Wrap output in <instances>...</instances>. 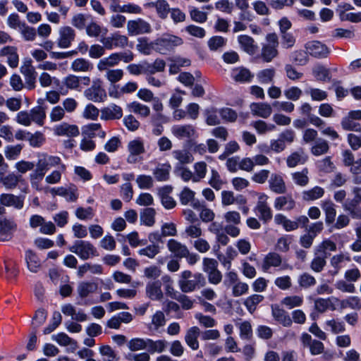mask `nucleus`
Listing matches in <instances>:
<instances>
[{
  "label": "nucleus",
  "mask_w": 361,
  "mask_h": 361,
  "mask_svg": "<svg viewBox=\"0 0 361 361\" xmlns=\"http://www.w3.org/2000/svg\"><path fill=\"white\" fill-rule=\"evenodd\" d=\"M183 44L182 38L176 35H166L155 41L154 49L158 52L166 54L168 51Z\"/></svg>",
  "instance_id": "nucleus-1"
},
{
  "label": "nucleus",
  "mask_w": 361,
  "mask_h": 361,
  "mask_svg": "<svg viewBox=\"0 0 361 361\" xmlns=\"http://www.w3.org/2000/svg\"><path fill=\"white\" fill-rule=\"evenodd\" d=\"M69 250L82 260L89 259L90 255L99 256L96 247L90 242L85 240H75L74 245L69 247Z\"/></svg>",
  "instance_id": "nucleus-2"
},
{
  "label": "nucleus",
  "mask_w": 361,
  "mask_h": 361,
  "mask_svg": "<svg viewBox=\"0 0 361 361\" xmlns=\"http://www.w3.org/2000/svg\"><path fill=\"white\" fill-rule=\"evenodd\" d=\"M100 42L108 50L114 48L123 49L128 46V38L127 36L116 32L110 34V35L107 37L102 36L100 39Z\"/></svg>",
  "instance_id": "nucleus-3"
},
{
  "label": "nucleus",
  "mask_w": 361,
  "mask_h": 361,
  "mask_svg": "<svg viewBox=\"0 0 361 361\" xmlns=\"http://www.w3.org/2000/svg\"><path fill=\"white\" fill-rule=\"evenodd\" d=\"M126 29L130 36H136L149 33L152 31L151 25L142 18H138L127 22Z\"/></svg>",
  "instance_id": "nucleus-4"
},
{
  "label": "nucleus",
  "mask_w": 361,
  "mask_h": 361,
  "mask_svg": "<svg viewBox=\"0 0 361 361\" xmlns=\"http://www.w3.org/2000/svg\"><path fill=\"white\" fill-rule=\"evenodd\" d=\"M75 31L72 27L68 25L60 27L56 39L57 46L61 49L69 48L75 40Z\"/></svg>",
  "instance_id": "nucleus-5"
},
{
  "label": "nucleus",
  "mask_w": 361,
  "mask_h": 361,
  "mask_svg": "<svg viewBox=\"0 0 361 361\" xmlns=\"http://www.w3.org/2000/svg\"><path fill=\"white\" fill-rule=\"evenodd\" d=\"M307 53L317 59L326 58L330 54V49L319 41L309 42L305 44Z\"/></svg>",
  "instance_id": "nucleus-6"
},
{
  "label": "nucleus",
  "mask_w": 361,
  "mask_h": 361,
  "mask_svg": "<svg viewBox=\"0 0 361 361\" xmlns=\"http://www.w3.org/2000/svg\"><path fill=\"white\" fill-rule=\"evenodd\" d=\"M25 197L16 196L13 194L2 193L0 195V204L4 207H14L17 209H21L24 206Z\"/></svg>",
  "instance_id": "nucleus-7"
},
{
  "label": "nucleus",
  "mask_w": 361,
  "mask_h": 361,
  "mask_svg": "<svg viewBox=\"0 0 361 361\" xmlns=\"http://www.w3.org/2000/svg\"><path fill=\"white\" fill-rule=\"evenodd\" d=\"M267 199L268 196L264 193H262L259 197V201L256 207V209L260 214L259 219L264 223H267L272 219V212L271 208L267 205Z\"/></svg>",
  "instance_id": "nucleus-8"
},
{
  "label": "nucleus",
  "mask_w": 361,
  "mask_h": 361,
  "mask_svg": "<svg viewBox=\"0 0 361 361\" xmlns=\"http://www.w3.org/2000/svg\"><path fill=\"white\" fill-rule=\"evenodd\" d=\"M147 6L155 8L158 17L162 20L168 18L171 9L169 4L166 0H156L155 1L149 2L147 4Z\"/></svg>",
  "instance_id": "nucleus-9"
},
{
  "label": "nucleus",
  "mask_w": 361,
  "mask_h": 361,
  "mask_svg": "<svg viewBox=\"0 0 361 361\" xmlns=\"http://www.w3.org/2000/svg\"><path fill=\"white\" fill-rule=\"evenodd\" d=\"M54 133L58 136L77 137L79 135L80 131L76 125H70L63 122L55 127Z\"/></svg>",
  "instance_id": "nucleus-10"
},
{
  "label": "nucleus",
  "mask_w": 361,
  "mask_h": 361,
  "mask_svg": "<svg viewBox=\"0 0 361 361\" xmlns=\"http://www.w3.org/2000/svg\"><path fill=\"white\" fill-rule=\"evenodd\" d=\"M178 80L187 87L192 85L195 81L194 90H204L205 88H208L206 82L199 79L195 80V77L189 73H180Z\"/></svg>",
  "instance_id": "nucleus-11"
},
{
  "label": "nucleus",
  "mask_w": 361,
  "mask_h": 361,
  "mask_svg": "<svg viewBox=\"0 0 361 361\" xmlns=\"http://www.w3.org/2000/svg\"><path fill=\"white\" fill-rule=\"evenodd\" d=\"M238 42L241 49L250 55L255 54L258 49V46L255 44L253 38L248 35H243L238 36Z\"/></svg>",
  "instance_id": "nucleus-12"
},
{
  "label": "nucleus",
  "mask_w": 361,
  "mask_h": 361,
  "mask_svg": "<svg viewBox=\"0 0 361 361\" xmlns=\"http://www.w3.org/2000/svg\"><path fill=\"white\" fill-rule=\"evenodd\" d=\"M146 293L152 300H161L163 297L161 281L155 280L152 282H149L146 286Z\"/></svg>",
  "instance_id": "nucleus-13"
},
{
  "label": "nucleus",
  "mask_w": 361,
  "mask_h": 361,
  "mask_svg": "<svg viewBox=\"0 0 361 361\" xmlns=\"http://www.w3.org/2000/svg\"><path fill=\"white\" fill-rule=\"evenodd\" d=\"M272 315L276 321L282 324L283 326H290L293 320L290 317L288 313L279 306L271 307Z\"/></svg>",
  "instance_id": "nucleus-14"
},
{
  "label": "nucleus",
  "mask_w": 361,
  "mask_h": 361,
  "mask_svg": "<svg viewBox=\"0 0 361 361\" xmlns=\"http://www.w3.org/2000/svg\"><path fill=\"white\" fill-rule=\"evenodd\" d=\"M0 55L7 57V63L11 68H14L18 66L19 56L16 47H5L0 51Z\"/></svg>",
  "instance_id": "nucleus-15"
},
{
  "label": "nucleus",
  "mask_w": 361,
  "mask_h": 361,
  "mask_svg": "<svg viewBox=\"0 0 361 361\" xmlns=\"http://www.w3.org/2000/svg\"><path fill=\"white\" fill-rule=\"evenodd\" d=\"M200 335V329L197 326L190 327L186 332L185 341L187 345L192 350H197L199 348V342L197 338Z\"/></svg>",
  "instance_id": "nucleus-16"
},
{
  "label": "nucleus",
  "mask_w": 361,
  "mask_h": 361,
  "mask_svg": "<svg viewBox=\"0 0 361 361\" xmlns=\"http://www.w3.org/2000/svg\"><path fill=\"white\" fill-rule=\"evenodd\" d=\"M269 188L276 194H283L286 191V187L283 178L276 173H273L269 179Z\"/></svg>",
  "instance_id": "nucleus-17"
},
{
  "label": "nucleus",
  "mask_w": 361,
  "mask_h": 361,
  "mask_svg": "<svg viewBox=\"0 0 361 361\" xmlns=\"http://www.w3.org/2000/svg\"><path fill=\"white\" fill-rule=\"evenodd\" d=\"M16 227V224L4 219L0 220V241H8L13 237L12 231Z\"/></svg>",
  "instance_id": "nucleus-18"
},
{
  "label": "nucleus",
  "mask_w": 361,
  "mask_h": 361,
  "mask_svg": "<svg viewBox=\"0 0 361 361\" xmlns=\"http://www.w3.org/2000/svg\"><path fill=\"white\" fill-rule=\"evenodd\" d=\"M25 258L27 263V269L33 273H37L40 267V260L37 254L32 250L25 251Z\"/></svg>",
  "instance_id": "nucleus-19"
},
{
  "label": "nucleus",
  "mask_w": 361,
  "mask_h": 361,
  "mask_svg": "<svg viewBox=\"0 0 361 361\" xmlns=\"http://www.w3.org/2000/svg\"><path fill=\"white\" fill-rule=\"evenodd\" d=\"M167 247L169 251L173 252L176 257L182 258L189 254L187 247L182 245L175 239H170L167 243Z\"/></svg>",
  "instance_id": "nucleus-20"
},
{
  "label": "nucleus",
  "mask_w": 361,
  "mask_h": 361,
  "mask_svg": "<svg viewBox=\"0 0 361 361\" xmlns=\"http://www.w3.org/2000/svg\"><path fill=\"white\" fill-rule=\"evenodd\" d=\"M233 78L240 82H250L253 78L250 71L244 67H238L232 71Z\"/></svg>",
  "instance_id": "nucleus-21"
},
{
  "label": "nucleus",
  "mask_w": 361,
  "mask_h": 361,
  "mask_svg": "<svg viewBox=\"0 0 361 361\" xmlns=\"http://www.w3.org/2000/svg\"><path fill=\"white\" fill-rule=\"evenodd\" d=\"M118 61L115 53H112L107 57L100 59L97 64V68L100 71L110 70L109 68L116 66L118 64Z\"/></svg>",
  "instance_id": "nucleus-22"
},
{
  "label": "nucleus",
  "mask_w": 361,
  "mask_h": 361,
  "mask_svg": "<svg viewBox=\"0 0 361 361\" xmlns=\"http://www.w3.org/2000/svg\"><path fill=\"white\" fill-rule=\"evenodd\" d=\"M71 69L75 72H88L93 69V65L86 59L78 58L72 62Z\"/></svg>",
  "instance_id": "nucleus-23"
},
{
  "label": "nucleus",
  "mask_w": 361,
  "mask_h": 361,
  "mask_svg": "<svg viewBox=\"0 0 361 361\" xmlns=\"http://www.w3.org/2000/svg\"><path fill=\"white\" fill-rule=\"evenodd\" d=\"M172 132L178 138H190L195 133V128L191 125L175 126L173 127Z\"/></svg>",
  "instance_id": "nucleus-24"
},
{
  "label": "nucleus",
  "mask_w": 361,
  "mask_h": 361,
  "mask_svg": "<svg viewBox=\"0 0 361 361\" xmlns=\"http://www.w3.org/2000/svg\"><path fill=\"white\" fill-rule=\"evenodd\" d=\"M48 162L46 159H39L37 163V168L30 173V179H39L42 180L46 172L49 170Z\"/></svg>",
  "instance_id": "nucleus-25"
},
{
  "label": "nucleus",
  "mask_w": 361,
  "mask_h": 361,
  "mask_svg": "<svg viewBox=\"0 0 361 361\" xmlns=\"http://www.w3.org/2000/svg\"><path fill=\"white\" fill-rule=\"evenodd\" d=\"M171 166L169 162L163 164L161 167H157L154 171V175L157 181H166L170 178Z\"/></svg>",
  "instance_id": "nucleus-26"
},
{
  "label": "nucleus",
  "mask_w": 361,
  "mask_h": 361,
  "mask_svg": "<svg viewBox=\"0 0 361 361\" xmlns=\"http://www.w3.org/2000/svg\"><path fill=\"white\" fill-rule=\"evenodd\" d=\"M281 264V257L276 252H269L264 257L263 261V269L267 270L271 267H279Z\"/></svg>",
  "instance_id": "nucleus-27"
},
{
  "label": "nucleus",
  "mask_w": 361,
  "mask_h": 361,
  "mask_svg": "<svg viewBox=\"0 0 361 361\" xmlns=\"http://www.w3.org/2000/svg\"><path fill=\"white\" fill-rule=\"evenodd\" d=\"M322 209L325 212V221L327 224H331L335 221L336 211L334 208V204L330 200H325L322 204Z\"/></svg>",
  "instance_id": "nucleus-28"
},
{
  "label": "nucleus",
  "mask_w": 361,
  "mask_h": 361,
  "mask_svg": "<svg viewBox=\"0 0 361 361\" xmlns=\"http://www.w3.org/2000/svg\"><path fill=\"white\" fill-rule=\"evenodd\" d=\"M156 211L152 207H147L140 214V221L145 226H152L155 223Z\"/></svg>",
  "instance_id": "nucleus-29"
},
{
  "label": "nucleus",
  "mask_w": 361,
  "mask_h": 361,
  "mask_svg": "<svg viewBox=\"0 0 361 361\" xmlns=\"http://www.w3.org/2000/svg\"><path fill=\"white\" fill-rule=\"evenodd\" d=\"M264 300V296L258 294H252L247 297L243 304L246 307L247 311L252 314L257 308V305L262 302Z\"/></svg>",
  "instance_id": "nucleus-30"
},
{
  "label": "nucleus",
  "mask_w": 361,
  "mask_h": 361,
  "mask_svg": "<svg viewBox=\"0 0 361 361\" xmlns=\"http://www.w3.org/2000/svg\"><path fill=\"white\" fill-rule=\"evenodd\" d=\"M166 347V341L164 340L153 341L151 338H147V348L149 353L153 354L155 352L162 353Z\"/></svg>",
  "instance_id": "nucleus-31"
},
{
  "label": "nucleus",
  "mask_w": 361,
  "mask_h": 361,
  "mask_svg": "<svg viewBox=\"0 0 361 361\" xmlns=\"http://www.w3.org/2000/svg\"><path fill=\"white\" fill-rule=\"evenodd\" d=\"M166 117L160 113L154 116L152 121V125L154 126L152 129V133L157 136L161 135L164 131L162 123H166Z\"/></svg>",
  "instance_id": "nucleus-32"
},
{
  "label": "nucleus",
  "mask_w": 361,
  "mask_h": 361,
  "mask_svg": "<svg viewBox=\"0 0 361 361\" xmlns=\"http://www.w3.org/2000/svg\"><path fill=\"white\" fill-rule=\"evenodd\" d=\"M20 177V176H16L13 173L4 176V172H0V181L2 182L8 189L15 188L17 186Z\"/></svg>",
  "instance_id": "nucleus-33"
},
{
  "label": "nucleus",
  "mask_w": 361,
  "mask_h": 361,
  "mask_svg": "<svg viewBox=\"0 0 361 361\" xmlns=\"http://www.w3.org/2000/svg\"><path fill=\"white\" fill-rule=\"evenodd\" d=\"M97 289V284L89 281L81 282L78 287L79 295L82 298H86L90 293H94Z\"/></svg>",
  "instance_id": "nucleus-34"
},
{
  "label": "nucleus",
  "mask_w": 361,
  "mask_h": 361,
  "mask_svg": "<svg viewBox=\"0 0 361 361\" xmlns=\"http://www.w3.org/2000/svg\"><path fill=\"white\" fill-rule=\"evenodd\" d=\"M30 117L32 121L35 122L38 126H42L46 118L44 109L42 106H35L30 111Z\"/></svg>",
  "instance_id": "nucleus-35"
},
{
  "label": "nucleus",
  "mask_w": 361,
  "mask_h": 361,
  "mask_svg": "<svg viewBox=\"0 0 361 361\" xmlns=\"http://www.w3.org/2000/svg\"><path fill=\"white\" fill-rule=\"evenodd\" d=\"M62 317L59 312L54 311L51 321L50 323L44 329L43 334H49L52 331H54L61 323Z\"/></svg>",
  "instance_id": "nucleus-36"
},
{
  "label": "nucleus",
  "mask_w": 361,
  "mask_h": 361,
  "mask_svg": "<svg viewBox=\"0 0 361 361\" xmlns=\"http://www.w3.org/2000/svg\"><path fill=\"white\" fill-rule=\"evenodd\" d=\"M312 74L319 80H327L330 79V71L325 66L318 64L313 67Z\"/></svg>",
  "instance_id": "nucleus-37"
},
{
  "label": "nucleus",
  "mask_w": 361,
  "mask_h": 361,
  "mask_svg": "<svg viewBox=\"0 0 361 361\" xmlns=\"http://www.w3.org/2000/svg\"><path fill=\"white\" fill-rule=\"evenodd\" d=\"M324 194V190L319 186L303 192V199L306 201L315 200L322 197Z\"/></svg>",
  "instance_id": "nucleus-38"
},
{
  "label": "nucleus",
  "mask_w": 361,
  "mask_h": 361,
  "mask_svg": "<svg viewBox=\"0 0 361 361\" xmlns=\"http://www.w3.org/2000/svg\"><path fill=\"white\" fill-rule=\"evenodd\" d=\"M315 309L319 312H324L327 309H330L334 311L336 310L335 305L331 302V298H328L326 299L324 298H317L314 302Z\"/></svg>",
  "instance_id": "nucleus-39"
},
{
  "label": "nucleus",
  "mask_w": 361,
  "mask_h": 361,
  "mask_svg": "<svg viewBox=\"0 0 361 361\" xmlns=\"http://www.w3.org/2000/svg\"><path fill=\"white\" fill-rule=\"evenodd\" d=\"M107 32L106 28H102L99 25L95 22H92L86 26V33L88 36L92 37H97L102 33L105 35Z\"/></svg>",
  "instance_id": "nucleus-40"
},
{
  "label": "nucleus",
  "mask_w": 361,
  "mask_h": 361,
  "mask_svg": "<svg viewBox=\"0 0 361 361\" xmlns=\"http://www.w3.org/2000/svg\"><path fill=\"white\" fill-rule=\"evenodd\" d=\"M47 317V312L44 308H39L36 310L35 315L32 317L33 329H37L42 326L46 321Z\"/></svg>",
  "instance_id": "nucleus-41"
},
{
  "label": "nucleus",
  "mask_w": 361,
  "mask_h": 361,
  "mask_svg": "<svg viewBox=\"0 0 361 361\" xmlns=\"http://www.w3.org/2000/svg\"><path fill=\"white\" fill-rule=\"evenodd\" d=\"M329 146L328 142L322 139H319L312 146L311 152L314 156H319L326 153L329 151Z\"/></svg>",
  "instance_id": "nucleus-42"
},
{
  "label": "nucleus",
  "mask_w": 361,
  "mask_h": 361,
  "mask_svg": "<svg viewBox=\"0 0 361 361\" xmlns=\"http://www.w3.org/2000/svg\"><path fill=\"white\" fill-rule=\"evenodd\" d=\"M129 350L132 352L144 350L147 348V338H133L127 343Z\"/></svg>",
  "instance_id": "nucleus-43"
},
{
  "label": "nucleus",
  "mask_w": 361,
  "mask_h": 361,
  "mask_svg": "<svg viewBox=\"0 0 361 361\" xmlns=\"http://www.w3.org/2000/svg\"><path fill=\"white\" fill-rule=\"evenodd\" d=\"M252 106H254L252 111L255 114L262 118H267L271 113V109L267 104L253 103Z\"/></svg>",
  "instance_id": "nucleus-44"
},
{
  "label": "nucleus",
  "mask_w": 361,
  "mask_h": 361,
  "mask_svg": "<svg viewBox=\"0 0 361 361\" xmlns=\"http://www.w3.org/2000/svg\"><path fill=\"white\" fill-rule=\"evenodd\" d=\"M307 51L297 50L293 51L291 55V60L298 66H305L309 61Z\"/></svg>",
  "instance_id": "nucleus-45"
},
{
  "label": "nucleus",
  "mask_w": 361,
  "mask_h": 361,
  "mask_svg": "<svg viewBox=\"0 0 361 361\" xmlns=\"http://www.w3.org/2000/svg\"><path fill=\"white\" fill-rule=\"evenodd\" d=\"M277 47L264 44L262 49V58L265 62H270L278 54Z\"/></svg>",
  "instance_id": "nucleus-46"
},
{
  "label": "nucleus",
  "mask_w": 361,
  "mask_h": 361,
  "mask_svg": "<svg viewBox=\"0 0 361 361\" xmlns=\"http://www.w3.org/2000/svg\"><path fill=\"white\" fill-rule=\"evenodd\" d=\"M27 140H29L30 145L32 147H39L44 142V135L39 132L36 131L34 134L27 132Z\"/></svg>",
  "instance_id": "nucleus-47"
},
{
  "label": "nucleus",
  "mask_w": 361,
  "mask_h": 361,
  "mask_svg": "<svg viewBox=\"0 0 361 361\" xmlns=\"http://www.w3.org/2000/svg\"><path fill=\"white\" fill-rule=\"evenodd\" d=\"M128 151L133 155H140L145 152L144 144L140 139L130 141L128 145Z\"/></svg>",
  "instance_id": "nucleus-48"
},
{
  "label": "nucleus",
  "mask_w": 361,
  "mask_h": 361,
  "mask_svg": "<svg viewBox=\"0 0 361 361\" xmlns=\"http://www.w3.org/2000/svg\"><path fill=\"white\" fill-rule=\"evenodd\" d=\"M227 39L221 36H214L211 37L207 44L211 51H217L223 48L226 44Z\"/></svg>",
  "instance_id": "nucleus-49"
},
{
  "label": "nucleus",
  "mask_w": 361,
  "mask_h": 361,
  "mask_svg": "<svg viewBox=\"0 0 361 361\" xmlns=\"http://www.w3.org/2000/svg\"><path fill=\"white\" fill-rule=\"evenodd\" d=\"M159 252L160 247L158 244L149 245L138 250V254L140 255L147 256L150 259H153Z\"/></svg>",
  "instance_id": "nucleus-50"
},
{
  "label": "nucleus",
  "mask_w": 361,
  "mask_h": 361,
  "mask_svg": "<svg viewBox=\"0 0 361 361\" xmlns=\"http://www.w3.org/2000/svg\"><path fill=\"white\" fill-rule=\"evenodd\" d=\"M219 115L226 122H235L238 118L237 112L228 107H223L219 109Z\"/></svg>",
  "instance_id": "nucleus-51"
},
{
  "label": "nucleus",
  "mask_w": 361,
  "mask_h": 361,
  "mask_svg": "<svg viewBox=\"0 0 361 361\" xmlns=\"http://www.w3.org/2000/svg\"><path fill=\"white\" fill-rule=\"evenodd\" d=\"M101 128L102 126L99 123H90L82 127V133L85 136L92 139L96 137L95 131L99 130Z\"/></svg>",
  "instance_id": "nucleus-52"
},
{
  "label": "nucleus",
  "mask_w": 361,
  "mask_h": 361,
  "mask_svg": "<svg viewBox=\"0 0 361 361\" xmlns=\"http://www.w3.org/2000/svg\"><path fill=\"white\" fill-rule=\"evenodd\" d=\"M23 147V145H8L5 149V156L9 160L16 159L20 154Z\"/></svg>",
  "instance_id": "nucleus-53"
},
{
  "label": "nucleus",
  "mask_w": 361,
  "mask_h": 361,
  "mask_svg": "<svg viewBox=\"0 0 361 361\" xmlns=\"http://www.w3.org/2000/svg\"><path fill=\"white\" fill-rule=\"evenodd\" d=\"M195 192L188 187H184L179 194L180 202L183 205H187L194 200Z\"/></svg>",
  "instance_id": "nucleus-54"
},
{
  "label": "nucleus",
  "mask_w": 361,
  "mask_h": 361,
  "mask_svg": "<svg viewBox=\"0 0 361 361\" xmlns=\"http://www.w3.org/2000/svg\"><path fill=\"white\" fill-rule=\"evenodd\" d=\"M195 318L198 320L201 325L206 328L214 327L216 325V322L214 318L208 315H204L200 312L196 313Z\"/></svg>",
  "instance_id": "nucleus-55"
},
{
  "label": "nucleus",
  "mask_w": 361,
  "mask_h": 361,
  "mask_svg": "<svg viewBox=\"0 0 361 361\" xmlns=\"http://www.w3.org/2000/svg\"><path fill=\"white\" fill-rule=\"evenodd\" d=\"M99 111L92 104L90 103L86 105L84 111L83 117L86 119L95 121L98 118Z\"/></svg>",
  "instance_id": "nucleus-56"
},
{
  "label": "nucleus",
  "mask_w": 361,
  "mask_h": 361,
  "mask_svg": "<svg viewBox=\"0 0 361 361\" xmlns=\"http://www.w3.org/2000/svg\"><path fill=\"white\" fill-rule=\"evenodd\" d=\"M87 16L83 13H78L73 16L71 24L78 30H83L86 27Z\"/></svg>",
  "instance_id": "nucleus-57"
},
{
  "label": "nucleus",
  "mask_w": 361,
  "mask_h": 361,
  "mask_svg": "<svg viewBox=\"0 0 361 361\" xmlns=\"http://www.w3.org/2000/svg\"><path fill=\"white\" fill-rule=\"evenodd\" d=\"M99 353L103 356H107V361H118L120 357L109 345H104L99 348Z\"/></svg>",
  "instance_id": "nucleus-58"
},
{
  "label": "nucleus",
  "mask_w": 361,
  "mask_h": 361,
  "mask_svg": "<svg viewBox=\"0 0 361 361\" xmlns=\"http://www.w3.org/2000/svg\"><path fill=\"white\" fill-rule=\"evenodd\" d=\"M24 39L27 41H33L36 37V30L34 27L27 25L25 23L18 30Z\"/></svg>",
  "instance_id": "nucleus-59"
},
{
  "label": "nucleus",
  "mask_w": 361,
  "mask_h": 361,
  "mask_svg": "<svg viewBox=\"0 0 361 361\" xmlns=\"http://www.w3.org/2000/svg\"><path fill=\"white\" fill-rule=\"evenodd\" d=\"M85 96L88 100L94 102H103L107 98L106 92H84Z\"/></svg>",
  "instance_id": "nucleus-60"
},
{
  "label": "nucleus",
  "mask_w": 361,
  "mask_h": 361,
  "mask_svg": "<svg viewBox=\"0 0 361 361\" xmlns=\"http://www.w3.org/2000/svg\"><path fill=\"white\" fill-rule=\"evenodd\" d=\"M136 182L140 189H149L153 186L152 178L149 175H139Z\"/></svg>",
  "instance_id": "nucleus-61"
},
{
  "label": "nucleus",
  "mask_w": 361,
  "mask_h": 361,
  "mask_svg": "<svg viewBox=\"0 0 361 361\" xmlns=\"http://www.w3.org/2000/svg\"><path fill=\"white\" fill-rule=\"evenodd\" d=\"M341 126L343 130L349 131L361 132V126L359 123L353 122L349 118H343L341 121Z\"/></svg>",
  "instance_id": "nucleus-62"
},
{
  "label": "nucleus",
  "mask_w": 361,
  "mask_h": 361,
  "mask_svg": "<svg viewBox=\"0 0 361 361\" xmlns=\"http://www.w3.org/2000/svg\"><path fill=\"white\" fill-rule=\"evenodd\" d=\"M106 71V78L111 83L119 81L123 75V71L121 69H110Z\"/></svg>",
  "instance_id": "nucleus-63"
},
{
  "label": "nucleus",
  "mask_w": 361,
  "mask_h": 361,
  "mask_svg": "<svg viewBox=\"0 0 361 361\" xmlns=\"http://www.w3.org/2000/svg\"><path fill=\"white\" fill-rule=\"evenodd\" d=\"M298 283L303 288H308L316 284V279L307 273H303L300 276Z\"/></svg>",
  "instance_id": "nucleus-64"
}]
</instances>
